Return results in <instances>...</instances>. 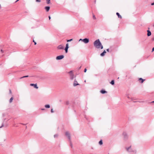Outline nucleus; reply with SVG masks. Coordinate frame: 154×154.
Listing matches in <instances>:
<instances>
[{"label":"nucleus","mask_w":154,"mask_h":154,"mask_svg":"<svg viewBox=\"0 0 154 154\" xmlns=\"http://www.w3.org/2000/svg\"><path fill=\"white\" fill-rule=\"evenodd\" d=\"M72 39H69V40H67V42H70L72 41Z\"/></svg>","instance_id":"aec40b11"},{"label":"nucleus","mask_w":154,"mask_h":154,"mask_svg":"<svg viewBox=\"0 0 154 154\" xmlns=\"http://www.w3.org/2000/svg\"><path fill=\"white\" fill-rule=\"evenodd\" d=\"M147 35L148 36H150L151 35V33L149 30H147Z\"/></svg>","instance_id":"6e6552de"},{"label":"nucleus","mask_w":154,"mask_h":154,"mask_svg":"<svg viewBox=\"0 0 154 154\" xmlns=\"http://www.w3.org/2000/svg\"><path fill=\"white\" fill-rule=\"evenodd\" d=\"M66 135L68 137L69 139H70V135L69 133L68 132H66L65 133Z\"/></svg>","instance_id":"0eeeda50"},{"label":"nucleus","mask_w":154,"mask_h":154,"mask_svg":"<svg viewBox=\"0 0 154 154\" xmlns=\"http://www.w3.org/2000/svg\"><path fill=\"white\" fill-rule=\"evenodd\" d=\"M130 147H129V148H127V150L128 151V150H129V149Z\"/></svg>","instance_id":"c756f323"},{"label":"nucleus","mask_w":154,"mask_h":154,"mask_svg":"<svg viewBox=\"0 0 154 154\" xmlns=\"http://www.w3.org/2000/svg\"><path fill=\"white\" fill-rule=\"evenodd\" d=\"M99 144L100 145H101L103 144V142L102 140H101L99 142Z\"/></svg>","instance_id":"2eb2a0df"},{"label":"nucleus","mask_w":154,"mask_h":154,"mask_svg":"<svg viewBox=\"0 0 154 154\" xmlns=\"http://www.w3.org/2000/svg\"><path fill=\"white\" fill-rule=\"evenodd\" d=\"M112 85H113L114 84V80H112L110 83Z\"/></svg>","instance_id":"f3484780"},{"label":"nucleus","mask_w":154,"mask_h":154,"mask_svg":"<svg viewBox=\"0 0 154 154\" xmlns=\"http://www.w3.org/2000/svg\"><path fill=\"white\" fill-rule=\"evenodd\" d=\"M36 2H41V0H36Z\"/></svg>","instance_id":"a878e982"},{"label":"nucleus","mask_w":154,"mask_h":154,"mask_svg":"<svg viewBox=\"0 0 154 154\" xmlns=\"http://www.w3.org/2000/svg\"><path fill=\"white\" fill-rule=\"evenodd\" d=\"M106 53V51L105 50H104L103 52L100 54V55L102 56H103L105 55Z\"/></svg>","instance_id":"1a4fd4ad"},{"label":"nucleus","mask_w":154,"mask_h":154,"mask_svg":"<svg viewBox=\"0 0 154 154\" xmlns=\"http://www.w3.org/2000/svg\"><path fill=\"white\" fill-rule=\"evenodd\" d=\"M77 82L76 81H75L74 82V84H73V85H74V86H75L77 85H79V84L78 83H77Z\"/></svg>","instance_id":"ddd939ff"},{"label":"nucleus","mask_w":154,"mask_h":154,"mask_svg":"<svg viewBox=\"0 0 154 154\" xmlns=\"http://www.w3.org/2000/svg\"><path fill=\"white\" fill-rule=\"evenodd\" d=\"M30 85L31 86H34V88L36 89H37L38 88V87L37 86V85L36 84H30Z\"/></svg>","instance_id":"20e7f679"},{"label":"nucleus","mask_w":154,"mask_h":154,"mask_svg":"<svg viewBox=\"0 0 154 154\" xmlns=\"http://www.w3.org/2000/svg\"><path fill=\"white\" fill-rule=\"evenodd\" d=\"M45 8L46 11L48 12L49 10L50 7L49 6L46 7Z\"/></svg>","instance_id":"9d476101"},{"label":"nucleus","mask_w":154,"mask_h":154,"mask_svg":"<svg viewBox=\"0 0 154 154\" xmlns=\"http://www.w3.org/2000/svg\"><path fill=\"white\" fill-rule=\"evenodd\" d=\"M2 126H2L0 127V128H1Z\"/></svg>","instance_id":"f704fd0d"},{"label":"nucleus","mask_w":154,"mask_h":154,"mask_svg":"<svg viewBox=\"0 0 154 154\" xmlns=\"http://www.w3.org/2000/svg\"><path fill=\"white\" fill-rule=\"evenodd\" d=\"M45 107L46 108H49L50 107V106L49 105H46L45 106Z\"/></svg>","instance_id":"dca6fc26"},{"label":"nucleus","mask_w":154,"mask_h":154,"mask_svg":"<svg viewBox=\"0 0 154 154\" xmlns=\"http://www.w3.org/2000/svg\"><path fill=\"white\" fill-rule=\"evenodd\" d=\"M86 71H87V69H86V68H85V69H84V72H86Z\"/></svg>","instance_id":"bb28decb"},{"label":"nucleus","mask_w":154,"mask_h":154,"mask_svg":"<svg viewBox=\"0 0 154 154\" xmlns=\"http://www.w3.org/2000/svg\"><path fill=\"white\" fill-rule=\"evenodd\" d=\"M49 20H50V19H51V17H50V16H49Z\"/></svg>","instance_id":"2f4dec72"},{"label":"nucleus","mask_w":154,"mask_h":154,"mask_svg":"<svg viewBox=\"0 0 154 154\" xmlns=\"http://www.w3.org/2000/svg\"><path fill=\"white\" fill-rule=\"evenodd\" d=\"M57 48L59 49H63V45H60L57 47Z\"/></svg>","instance_id":"423d86ee"},{"label":"nucleus","mask_w":154,"mask_h":154,"mask_svg":"<svg viewBox=\"0 0 154 154\" xmlns=\"http://www.w3.org/2000/svg\"><path fill=\"white\" fill-rule=\"evenodd\" d=\"M82 41L85 43H87L89 42V39L88 38H85L83 39H80L79 40V41Z\"/></svg>","instance_id":"f03ea898"},{"label":"nucleus","mask_w":154,"mask_h":154,"mask_svg":"<svg viewBox=\"0 0 154 154\" xmlns=\"http://www.w3.org/2000/svg\"><path fill=\"white\" fill-rule=\"evenodd\" d=\"M94 45L97 48H101L102 49L103 48V46L102 45L101 42L99 39L96 40L94 43Z\"/></svg>","instance_id":"f257e3e1"},{"label":"nucleus","mask_w":154,"mask_h":154,"mask_svg":"<svg viewBox=\"0 0 154 154\" xmlns=\"http://www.w3.org/2000/svg\"><path fill=\"white\" fill-rule=\"evenodd\" d=\"M151 103H154V101H153Z\"/></svg>","instance_id":"72a5a7b5"},{"label":"nucleus","mask_w":154,"mask_h":154,"mask_svg":"<svg viewBox=\"0 0 154 154\" xmlns=\"http://www.w3.org/2000/svg\"><path fill=\"white\" fill-rule=\"evenodd\" d=\"M42 109V110H44V109Z\"/></svg>","instance_id":"c9c22d12"},{"label":"nucleus","mask_w":154,"mask_h":154,"mask_svg":"<svg viewBox=\"0 0 154 154\" xmlns=\"http://www.w3.org/2000/svg\"><path fill=\"white\" fill-rule=\"evenodd\" d=\"M138 80L139 81H141V83H143V82L145 80L142 79V78H140L138 79Z\"/></svg>","instance_id":"9b49d317"},{"label":"nucleus","mask_w":154,"mask_h":154,"mask_svg":"<svg viewBox=\"0 0 154 154\" xmlns=\"http://www.w3.org/2000/svg\"><path fill=\"white\" fill-rule=\"evenodd\" d=\"M151 40L152 42H154V37L152 38Z\"/></svg>","instance_id":"393cba45"},{"label":"nucleus","mask_w":154,"mask_h":154,"mask_svg":"<svg viewBox=\"0 0 154 154\" xmlns=\"http://www.w3.org/2000/svg\"><path fill=\"white\" fill-rule=\"evenodd\" d=\"M19 0H17L15 2H17V1H18Z\"/></svg>","instance_id":"473e14b6"},{"label":"nucleus","mask_w":154,"mask_h":154,"mask_svg":"<svg viewBox=\"0 0 154 154\" xmlns=\"http://www.w3.org/2000/svg\"><path fill=\"white\" fill-rule=\"evenodd\" d=\"M154 51V47L152 49V52H153Z\"/></svg>","instance_id":"c85d7f7f"},{"label":"nucleus","mask_w":154,"mask_h":154,"mask_svg":"<svg viewBox=\"0 0 154 154\" xmlns=\"http://www.w3.org/2000/svg\"><path fill=\"white\" fill-rule=\"evenodd\" d=\"M116 14L118 16L119 18H120V19L122 18V16L120 15L119 14V13H116Z\"/></svg>","instance_id":"f8f14e48"},{"label":"nucleus","mask_w":154,"mask_h":154,"mask_svg":"<svg viewBox=\"0 0 154 154\" xmlns=\"http://www.w3.org/2000/svg\"><path fill=\"white\" fill-rule=\"evenodd\" d=\"M69 74H71V75H72V76L73 75L72 71H70V72H69Z\"/></svg>","instance_id":"4be33fe9"},{"label":"nucleus","mask_w":154,"mask_h":154,"mask_svg":"<svg viewBox=\"0 0 154 154\" xmlns=\"http://www.w3.org/2000/svg\"><path fill=\"white\" fill-rule=\"evenodd\" d=\"M29 77V76L28 75L23 76V77H21V78H25V77Z\"/></svg>","instance_id":"5701e85b"},{"label":"nucleus","mask_w":154,"mask_h":154,"mask_svg":"<svg viewBox=\"0 0 154 154\" xmlns=\"http://www.w3.org/2000/svg\"><path fill=\"white\" fill-rule=\"evenodd\" d=\"M47 3L48 4H49L50 3V0H46Z\"/></svg>","instance_id":"6ab92c4d"},{"label":"nucleus","mask_w":154,"mask_h":154,"mask_svg":"<svg viewBox=\"0 0 154 154\" xmlns=\"http://www.w3.org/2000/svg\"><path fill=\"white\" fill-rule=\"evenodd\" d=\"M100 92L102 94H104L106 92V91L105 90H102L100 91Z\"/></svg>","instance_id":"4468645a"},{"label":"nucleus","mask_w":154,"mask_h":154,"mask_svg":"<svg viewBox=\"0 0 154 154\" xmlns=\"http://www.w3.org/2000/svg\"><path fill=\"white\" fill-rule=\"evenodd\" d=\"M69 45H68V43H67L66 45V48H65V52L66 53H67V51H68V49L69 48Z\"/></svg>","instance_id":"39448f33"},{"label":"nucleus","mask_w":154,"mask_h":154,"mask_svg":"<svg viewBox=\"0 0 154 154\" xmlns=\"http://www.w3.org/2000/svg\"><path fill=\"white\" fill-rule=\"evenodd\" d=\"M33 42H34L35 45H36V43L34 39L33 40Z\"/></svg>","instance_id":"b1692460"},{"label":"nucleus","mask_w":154,"mask_h":154,"mask_svg":"<svg viewBox=\"0 0 154 154\" xmlns=\"http://www.w3.org/2000/svg\"><path fill=\"white\" fill-rule=\"evenodd\" d=\"M93 18L94 19V20L96 19V18L95 17V16L94 14H93Z\"/></svg>","instance_id":"a211bd4d"},{"label":"nucleus","mask_w":154,"mask_h":154,"mask_svg":"<svg viewBox=\"0 0 154 154\" xmlns=\"http://www.w3.org/2000/svg\"><path fill=\"white\" fill-rule=\"evenodd\" d=\"M63 57H64V56L63 55H60V56H57L56 57V59L57 60H60V59H61L63 58Z\"/></svg>","instance_id":"7ed1b4c3"},{"label":"nucleus","mask_w":154,"mask_h":154,"mask_svg":"<svg viewBox=\"0 0 154 154\" xmlns=\"http://www.w3.org/2000/svg\"><path fill=\"white\" fill-rule=\"evenodd\" d=\"M107 51H108V52H109V49H107V50H106Z\"/></svg>","instance_id":"7c9ffc66"},{"label":"nucleus","mask_w":154,"mask_h":154,"mask_svg":"<svg viewBox=\"0 0 154 154\" xmlns=\"http://www.w3.org/2000/svg\"><path fill=\"white\" fill-rule=\"evenodd\" d=\"M13 99V97H11L10 98V102H11L12 101Z\"/></svg>","instance_id":"412c9836"},{"label":"nucleus","mask_w":154,"mask_h":154,"mask_svg":"<svg viewBox=\"0 0 154 154\" xmlns=\"http://www.w3.org/2000/svg\"><path fill=\"white\" fill-rule=\"evenodd\" d=\"M51 112H52V113H53L54 112V111H53V109H51Z\"/></svg>","instance_id":"cd10ccee"}]
</instances>
